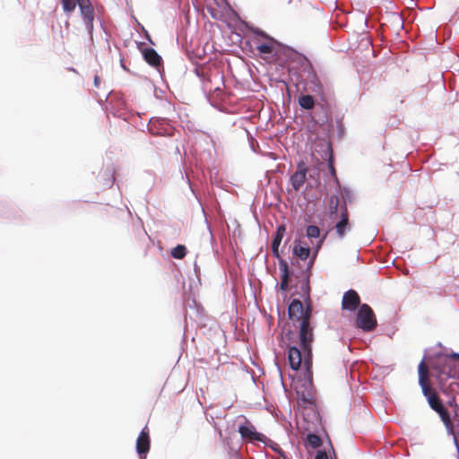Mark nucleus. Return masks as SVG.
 I'll list each match as a JSON object with an SVG mask.
<instances>
[{
	"mask_svg": "<svg viewBox=\"0 0 459 459\" xmlns=\"http://www.w3.org/2000/svg\"><path fill=\"white\" fill-rule=\"evenodd\" d=\"M144 60L152 66L158 67L161 65V57L154 48H148L142 50Z\"/></svg>",
	"mask_w": 459,
	"mask_h": 459,
	"instance_id": "4468645a",
	"label": "nucleus"
},
{
	"mask_svg": "<svg viewBox=\"0 0 459 459\" xmlns=\"http://www.w3.org/2000/svg\"><path fill=\"white\" fill-rule=\"evenodd\" d=\"M307 440L313 448L319 447L322 445L321 438L316 434H308Z\"/></svg>",
	"mask_w": 459,
	"mask_h": 459,
	"instance_id": "5701e85b",
	"label": "nucleus"
},
{
	"mask_svg": "<svg viewBox=\"0 0 459 459\" xmlns=\"http://www.w3.org/2000/svg\"><path fill=\"white\" fill-rule=\"evenodd\" d=\"M349 211L345 201H342L340 207V216L336 220L337 222L334 226L336 235L339 238H343L346 233L351 230V224L349 221Z\"/></svg>",
	"mask_w": 459,
	"mask_h": 459,
	"instance_id": "39448f33",
	"label": "nucleus"
},
{
	"mask_svg": "<svg viewBox=\"0 0 459 459\" xmlns=\"http://www.w3.org/2000/svg\"><path fill=\"white\" fill-rule=\"evenodd\" d=\"M254 33L257 36L256 38H258V39L259 38H263L265 40H269V39H273L268 34H266L264 31H263V30H261L259 29L255 30Z\"/></svg>",
	"mask_w": 459,
	"mask_h": 459,
	"instance_id": "a878e982",
	"label": "nucleus"
},
{
	"mask_svg": "<svg viewBox=\"0 0 459 459\" xmlns=\"http://www.w3.org/2000/svg\"><path fill=\"white\" fill-rule=\"evenodd\" d=\"M459 363V354L441 355L438 356L432 365V368L439 372L440 377L456 376V364Z\"/></svg>",
	"mask_w": 459,
	"mask_h": 459,
	"instance_id": "7ed1b4c3",
	"label": "nucleus"
},
{
	"mask_svg": "<svg viewBox=\"0 0 459 459\" xmlns=\"http://www.w3.org/2000/svg\"><path fill=\"white\" fill-rule=\"evenodd\" d=\"M284 233H285V226L284 225L279 226L275 232V235L273 237V243H272L273 253L275 256H279L278 249H279V246L282 240Z\"/></svg>",
	"mask_w": 459,
	"mask_h": 459,
	"instance_id": "f3484780",
	"label": "nucleus"
},
{
	"mask_svg": "<svg viewBox=\"0 0 459 459\" xmlns=\"http://www.w3.org/2000/svg\"><path fill=\"white\" fill-rule=\"evenodd\" d=\"M306 231L308 238H318L320 235V229L316 225L307 226Z\"/></svg>",
	"mask_w": 459,
	"mask_h": 459,
	"instance_id": "b1692460",
	"label": "nucleus"
},
{
	"mask_svg": "<svg viewBox=\"0 0 459 459\" xmlns=\"http://www.w3.org/2000/svg\"><path fill=\"white\" fill-rule=\"evenodd\" d=\"M455 423L454 422V431L447 433L456 438V437L459 436V415L457 414V411L455 413Z\"/></svg>",
	"mask_w": 459,
	"mask_h": 459,
	"instance_id": "393cba45",
	"label": "nucleus"
},
{
	"mask_svg": "<svg viewBox=\"0 0 459 459\" xmlns=\"http://www.w3.org/2000/svg\"><path fill=\"white\" fill-rule=\"evenodd\" d=\"M304 62L303 73L306 74V81L309 83L308 90L316 93L321 92L323 90L322 84L310 61L304 57Z\"/></svg>",
	"mask_w": 459,
	"mask_h": 459,
	"instance_id": "423d86ee",
	"label": "nucleus"
},
{
	"mask_svg": "<svg viewBox=\"0 0 459 459\" xmlns=\"http://www.w3.org/2000/svg\"><path fill=\"white\" fill-rule=\"evenodd\" d=\"M288 313L290 318H296L302 321L305 317L306 311H304L303 304L299 299H293L289 306Z\"/></svg>",
	"mask_w": 459,
	"mask_h": 459,
	"instance_id": "ddd939ff",
	"label": "nucleus"
},
{
	"mask_svg": "<svg viewBox=\"0 0 459 459\" xmlns=\"http://www.w3.org/2000/svg\"><path fill=\"white\" fill-rule=\"evenodd\" d=\"M293 254L301 260H306L309 256L310 248L307 246H302L300 242H296L293 247Z\"/></svg>",
	"mask_w": 459,
	"mask_h": 459,
	"instance_id": "6ab92c4d",
	"label": "nucleus"
},
{
	"mask_svg": "<svg viewBox=\"0 0 459 459\" xmlns=\"http://www.w3.org/2000/svg\"><path fill=\"white\" fill-rule=\"evenodd\" d=\"M360 306V298L357 291L349 290L343 294L342 308L343 310L355 311Z\"/></svg>",
	"mask_w": 459,
	"mask_h": 459,
	"instance_id": "1a4fd4ad",
	"label": "nucleus"
},
{
	"mask_svg": "<svg viewBox=\"0 0 459 459\" xmlns=\"http://www.w3.org/2000/svg\"><path fill=\"white\" fill-rule=\"evenodd\" d=\"M419 384L422 389L423 394L426 396L430 408L433 411L440 408L443 404L437 392L431 388L429 384V370L428 365L421 361L418 367Z\"/></svg>",
	"mask_w": 459,
	"mask_h": 459,
	"instance_id": "f03ea898",
	"label": "nucleus"
},
{
	"mask_svg": "<svg viewBox=\"0 0 459 459\" xmlns=\"http://www.w3.org/2000/svg\"><path fill=\"white\" fill-rule=\"evenodd\" d=\"M100 76L95 75V77H94V86L98 88V87H100Z\"/></svg>",
	"mask_w": 459,
	"mask_h": 459,
	"instance_id": "cd10ccee",
	"label": "nucleus"
},
{
	"mask_svg": "<svg viewBox=\"0 0 459 459\" xmlns=\"http://www.w3.org/2000/svg\"><path fill=\"white\" fill-rule=\"evenodd\" d=\"M311 311L306 310V315L300 323L299 340L301 350L293 346L288 351V361L293 370H298L303 365L307 373L312 368V342L314 340L313 328L310 325Z\"/></svg>",
	"mask_w": 459,
	"mask_h": 459,
	"instance_id": "f257e3e1",
	"label": "nucleus"
},
{
	"mask_svg": "<svg viewBox=\"0 0 459 459\" xmlns=\"http://www.w3.org/2000/svg\"><path fill=\"white\" fill-rule=\"evenodd\" d=\"M377 318L374 311L368 304L359 306L356 316V326L365 332H371L377 327Z\"/></svg>",
	"mask_w": 459,
	"mask_h": 459,
	"instance_id": "20e7f679",
	"label": "nucleus"
},
{
	"mask_svg": "<svg viewBox=\"0 0 459 459\" xmlns=\"http://www.w3.org/2000/svg\"><path fill=\"white\" fill-rule=\"evenodd\" d=\"M255 48L259 54H272L275 51L278 42L274 39H269V40L262 41L258 38L254 39Z\"/></svg>",
	"mask_w": 459,
	"mask_h": 459,
	"instance_id": "9b49d317",
	"label": "nucleus"
},
{
	"mask_svg": "<svg viewBox=\"0 0 459 459\" xmlns=\"http://www.w3.org/2000/svg\"><path fill=\"white\" fill-rule=\"evenodd\" d=\"M330 169L332 170V174L334 175L335 174V170H334V168H333V164L330 165Z\"/></svg>",
	"mask_w": 459,
	"mask_h": 459,
	"instance_id": "c85d7f7f",
	"label": "nucleus"
},
{
	"mask_svg": "<svg viewBox=\"0 0 459 459\" xmlns=\"http://www.w3.org/2000/svg\"><path fill=\"white\" fill-rule=\"evenodd\" d=\"M280 271L281 273L280 289L282 291H286L289 289V278H290L289 266H288L287 263H281Z\"/></svg>",
	"mask_w": 459,
	"mask_h": 459,
	"instance_id": "a211bd4d",
	"label": "nucleus"
},
{
	"mask_svg": "<svg viewBox=\"0 0 459 459\" xmlns=\"http://www.w3.org/2000/svg\"><path fill=\"white\" fill-rule=\"evenodd\" d=\"M238 433L243 439L263 441L264 435L258 433L255 428L248 421H247V424L238 427Z\"/></svg>",
	"mask_w": 459,
	"mask_h": 459,
	"instance_id": "9d476101",
	"label": "nucleus"
},
{
	"mask_svg": "<svg viewBox=\"0 0 459 459\" xmlns=\"http://www.w3.org/2000/svg\"><path fill=\"white\" fill-rule=\"evenodd\" d=\"M307 168L305 162H299L297 170L290 176V181L295 191H299L307 180Z\"/></svg>",
	"mask_w": 459,
	"mask_h": 459,
	"instance_id": "6e6552de",
	"label": "nucleus"
},
{
	"mask_svg": "<svg viewBox=\"0 0 459 459\" xmlns=\"http://www.w3.org/2000/svg\"><path fill=\"white\" fill-rule=\"evenodd\" d=\"M315 459H329L325 451L319 450L317 451Z\"/></svg>",
	"mask_w": 459,
	"mask_h": 459,
	"instance_id": "bb28decb",
	"label": "nucleus"
},
{
	"mask_svg": "<svg viewBox=\"0 0 459 459\" xmlns=\"http://www.w3.org/2000/svg\"><path fill=\"white\" fill-rule=\"evenodd\" d=\"M299 104L302 108L309 110L315 107V99L308 94L301 95L299 99Z\"/></svg>",
	"mask_w": 459,
	"mask_h": 459,
	"instance_id": "aec40b11",
	"label": "nucleus"
},
{
	"mask_svg": "<svg viewBox=\"0 0 459 459\" xmlns=\"http://www.w3.org/2000/svg\"><path fill=\"white\" fill-rule=\"evenodd\" d=\"M80 0H61L63 9L65 13H72L75 10Z\"/></svg>",
	"mask_w": 459,
	"mask_h": 459,
	"instance_id": "4be33fe9",
	"label": "nucleus"
},
{
	"mask_svg": "<svg viewBox=\"0 0 459 459\" xmlns=\"http://www.w3.org/2000/svg\"><path fill=\"white\" fill-rule=\"evenodd\" d=\"M440 417L442 422L444 423L447 432L454 431V421L452 420L450 414L446 408L442 405L440 408L435 411Z\"/></svg>",
	"mask_w": 459,
	"mask_h": 459,
	"instance_id": "dca6fc26",
	"label": "nucleus"
},
{
	"mask_svg": "<svg viewBox=\"0 0 459 459\" xmlns=\"http://www.w3.org/2000/svg\"><path fill=\"white\" fill-rule=\"evenodd\" d=\"M170 254L176 259H182L186 255V248L183 245H178L171 250Z\"/></svg>",
	"mask_w": 459,
	"mask_h": 459,
	"instance_id": "412c9836",
	"label": "nucleus"
},
{
	"mask_svg": "<svg viewBox=\"0 0 459 459\" xmlns=\"http://www.w3.org/2000/svg\"><path fill=\"white\" fill-rule=\"evenodd\" d=\"M136 449L137 453L142 455L148 453L150 450V437H149V429L145 427L140 433L137 440H136Z\"/></svg>",
	"mask_w": 459,
	"mask_h": 459,
	"instance_id": "f8f14e48",
	"label": "nucleus"
},
{
	"mask_svg": "<svg viewBox=\"0 0 459 459\" xmlns=\"http://www.w3.org/2000/svg\"><path fill=\"white\" fill-rule=\"evenodd\" d=\"M78 6L80 8L81 14L84 20L86 29L91 35L93 30V22L95 18L93 5L91 0H80Z\"/></svg>",
	"mask_w": 459,
	"mask_h": 459,
	"instance_id": "0eeeda50",
	"label": "nucleus"
},
{
	"mask_svg": "<svg viewBox=\"0 0 459 459\" xmlns=\"http://www.w3.org/2000/svg\"><path fill=\"white\" fill-rule=\"evenodd\" d=\"M342 204H340V198L337 195L330 196L328 200V213L329 217L332 221H335L340 216V207Z\"/></svg>",
	"mask_w": 459,
	"mask_h": 459,
	"instance_id": "2eb2a0df",
	"label": "nucleus"
}]
</instances>
